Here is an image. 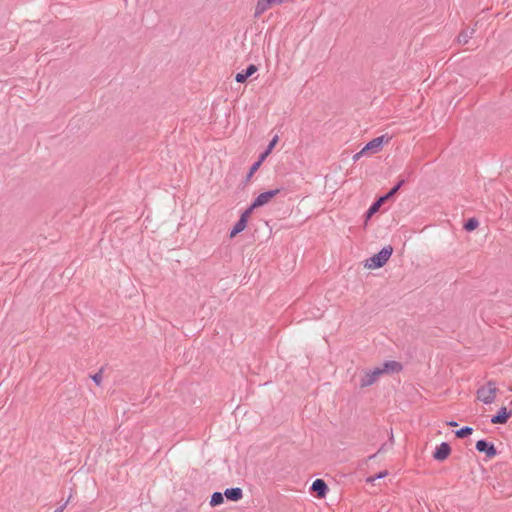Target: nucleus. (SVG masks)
I'll return each mask as SVG.
<instances>
[{
  "instance_id": "12",
  "label": "nucleus",
  "mask_w": 512,
  "mask_h": 512,
  "mask_svg": "<svg viewBox=\"0 0 512 512\" xmlns=\"http://www.w3.org/2000/svg\"><path fill=\"white\" fill-rule=\"evenodd\" d=\"M224 495L228 500L237 502L242 499L243 491L238 487L228 488L225 490Z\"/></svg>"
},
{
  "instance_id": "27",
  "label": "nucleus",
  "mask_w": 512,
  "mask_h": 512,
  "mask_svg": "<svg viewBox=\"0 0 512 512\" xmlns=\"http://www.w3.org/2000/svg\"><path fill=\"white\" fill-rule=\"evenodd\" d=\"M364 154H365V153H361V151H360V152H358V153H356V154L354 155V160H358V159H359L362 155H364Z\"/></svg>"
},
{
  "instance_id": "11",
  "label": "nucleus",
  "mask_w": 512,
  "mask_h": 512,
  "mask_svg": "<svg viewBox=\"0 0 512 512\" xmlns=\"http://www.w3.org/2000/svg\"><path fill=\"white\" fill-rule=\"evenodd\" d=\"M257 71V66L250 64L245 70L238 72L235 76V80L239 83H244L250 76Z\"/></svg>"
},
{
  "instance_id": "28",
  "label": "nucleus",
  "mask_w": 512,
  "mask_h": 512,
  "mask_svg": "<svg viewBox=\"0 0 512 512\" xmlns=\"http://www.w3.org/2000/svg\"><path fill=\"white\" fill-rule=\"evenodd\" d=\"M448 425L454 427V426H457L458 424L454 421H451L448 423Z\"/></svg>"
},
{
  "instance_id": "15",
  "label": "nucleus",
  "mask_w": 512,
  "mask_h": 512,
  "mask_svg": "<svg viewBox=\"0 0 512 512\" xmlns=\"http://www.w3.org/2000/svg\"><path fill=\"white\" fill-rule=\"evenodd\" d=\"M474 30H462L461 33L458 35L457 40L460 44H467L469 39L472 37Z\"/></svg>"
},
{
  "instance_id": "24",
  "label": "nucleus",
  "mask_w": 512,
  "mask_h": 512,
  "mask_svg": "<svg viewBox=\"0 0 512 512\" xmlns=\"http://www.w3.org/2000/svg\"><path fill=\"white\" fill-rule=\"evenodd\" d=\"M277 142H278V136L276 135V136H274V137H273V139L270 141V143L268 144V146H267L266 150H267L268 152H270V153H271V151L273 150V148L275 147V145L277 144Z\"/></svg>"
},
{
  "instance_id": "16",
  "label": "nucleus",
  "mask_w": 512,
  "mask_h": 512,
  "mask_svg": "<svg viewBox=\"0 0 512 512\" xmlns=\"http://www.w3.org/2000/svg\"><path fill=\"white\" fill-rule=\"evenodd\" d=\"M224 501L223 494L221 492H214L211 496L210 505L212 507L221 505Z\"/></svg>"
},
{
  "instance_id": "20",
  "label": "nucleus",
  "mask_w": 512,
  "mask_h": 512,
  "mask_svg": "<svg viewBox=\"0 0 512 512\" xmlns=\"http://www.w3.org/2000/svg\"><path fill=\"white\" fill-rule=\"evenodd\" d=\"M257 209V207H254V204L252 203L240 216V218H244V220L247 222L253 211Z\"/></svg>"
},
{
  "instance_id": "14",
  "label": "nucleus",
  "mask_w": 512,
  "mask_h": 512,
  "mask_svg": "<svg viewBox=\"0 0 512 512\" xmlns=\"http://www.w3.org/2000/svg\"><path fill=\"white\" fill-rule=\"evenodd\" d=\"M247 226V222L244 218H239V220L234 225L233 229L230 232V237H235L238 233L242 232Z\"/></svg>"
},
{
  "instance_id": "19",
  "label": "nucleus",
  "mask_w": 512,
  "mask_h": 512,
  "mask_svg": "<svg viewBox=\"0 0 512 512\" xmlns=\"http://www.w3.org/2000/svg\"><path fill=\"white\" fill-rule=\"evenodd\" d=\"M257 209V207H254V204L252 203L240 216V218H244V220L247 222L253 211Z\"/></svg>"
},
{
  "instance_id": "17",
  "label": "nucleus",
  "mask_w": 512,
  "mask_h": 512,
  "mask_svg": "<svg viewBox=\"0 0 512 512\" xmlns=\"http://www.w3.org/2000/svg\"><path fill=\"white\" fill-rule=\"evenodd\" d=\"M479 226V221L476 218H469L465 224L464 229L468 232L475 230Z\"/></svg>"
},
{
  "instance_id": "23",
  "label": "nucleus",
  "mask_w": 512,
  "mask_h": 512,
  "mask_svg": "<svg viewBox=\"0 0 512 512\" xmlns=\"http://www.w3.org/2000/svg\"><path fill=\"white\" fill-rule=\"evenodd\" d=\"M387 474H388V472H387L386 470H385V471H381L380 473L376 474L375 476L369 477V478L367 479V481H369V482H373V481H375L376 479L384 478Z\"/></svg>"
},
{
  "instance_id": "9",
  "label": "nucleus",
  "mask_w": 512,
  "mask_h": 512,
  "mask_svg": "<svg viewBox=\"0 0 512 512\" xmlns=\"http://www.w3.org/2000/svg\"><path fill=\"white\" fill-rule=\"evenodd\" d=\"M311 492L314 493L318 498H323L327 494L328 486L323 479H316L310 488Z\"/></svg>"
},
{
  "instance_id": "22",
  "label": "nucleus",
  "mask_w": 512,
  "mask_h": 512,
  "mask_svg": "<svg viewBox=\"0 0 512 512\" xmlns=\"http://www.w3.org/2000/svg\"><path fill=\"white\" fill-rule=\"evenodd\" d=\"M260 167V162H255L252 164V166L250 167L249 169V172L247 174V181L252 177V175L259 169Z\"/></svg>"
},
{
  "instance_id": "2",
  "label": "nucleus",
  "mask_w": 512,
  "mask_h": 512,
  "mask_svg": "<svg viewBox=\"0 0 512 512\" xmlns=\"http://www.w3.org/2000/svg\"><path fill=\"white\" fill-rule=\"evenodd\" d=\"M393 253L392 246L383 247L377 254L371 256L365 261V267L368 269H377L383 267Z\"/></svg>"
},
{
  "instance_id": "13",
  "label": "nucleus",
  "mask_w": 512,
  "mask_h": 512,
  "mask_svg": "<svg viewBox=\"0 0 512 512\" xmlns=\"http://www.w3.org/2000/svg\"><path fill=\"white\" fill-rule=\"evenodd\" d=\"M272 5H274L271 0H258L257 5L255 7L254 17H260L265 11H267Z\"/></svg>"
},
{
  "instance_id": "6",
  "label": "nucleus",
  "mask_w": 512,
  "mask_h": 512,
  "mask_svg": "<svg viewBox=\"0 0 512 512\" xmlns=\"http://www.w3.org/2000/svg\"><path fill=\"white\" fill-rule=\"evenodd\" d=\"M476 450L481 453H485L486 457L491 459L497 455V450L493 443L488 442L485 439L478 440L475 446Z\"/></svg>"
},
{
  "instance_id": "7",
  "label": "nucleus",
  "mask_w": 512,
  "mask_h": 512,
  "mask_svg": "<svg viewBox=\"0 0 512 512\" xmlns=\"http://www.w3.org/2000/svg\"><path fill=\"white\" fill-rule=\"evenodd\" d=\"M280 191V189H274L259 194L252 202L254 204V207L259 208L266 205L272 198L277 196L280 193Z\"/></svg>"
},
{
  "instance_id": "8",
  "label": "nucleus",
  "mask_w": 512,
  "mask_h": 512,
  "mask_svg": "<svg viewBox=\"0 0 512 512\" xmlns=\"http://www.w3.org/2000/svg\"><path fill=\"white\" fill-rule=\"evenodd\" d=\"M451 454V447L449 443L442 442L440 445H438L433 452V458L437 461H444L446 460L449 455Z\"/></svg>"
},
{
  "instance_id": "10",
  "label": "nucleus",
  "mask_w": 512,
  "mask_h": 512,
  "mask_svg": "<svg viewBox=\"0 0 512 512\" xmlns=\"http://www.w3.org/2000/svg\"><path fill=\"white\" fill-rule=\"evenodd\" d=\"M512 415V411H508L506 407L500 408L497 414L493 415L491 418V422L493 424H504L508 421L510 416Z\"/></svg>"
},
{
  "instance_id": "5",
  "label": "nucleus",
  "mask_w": 512,
  "mask_h": 512,
  "mask_svg": "<svg viewBox=\"0 0 512 512\" xmlns=\"http://www.w3.org/2000/svg\"><path fill=\"white\" fill-rule=\"evenodd\" d=\"M388 141L389 138H386L385 135L376 137L366 144V146L361 150V153H377L381 150L382 145Z\"/></svg>"
},
{
  "instance_id": "3",
  "label": "nucleus",
  "mask_w": 512,
  "mask_h": 512,
  "mask_svg": "<svg viewBox=\"0 0 512 512\" xmlns=\"http://www.w3.org/2000/svg\"><path fill=\"white\" fill-rule=\"evenodd\" d=\"M405 182H406L405 179H400L397 182V184L394 187H392L385 195L380 196L374 203H372V205L366 211V218L369 219L370 217H372V215H374L376 212H378L380 207L385 202H387L390 198H392L399 191V189L405 184Z\"/></svg>"
},
{
  "instance_id": "1",
  "label": "nucleus",
  "mask_w": 512,
  "mask_h": 512,
  "mask_svg": "<svg viewBox=\"0 0 512 512\" xmlns=\"http://www.w3.org/2000/svg\"><path fill=\"white\" fill-rule=\"evenodd\" d=\"M402 369L399 362L386 361L381 367H376L373 370L365 372L360 381V387H368L373 385L380 376L389 372H398Z\"/></svg>"
},
{
  "instance_id": "21",
  "label": "nucleus",
  "mask_w": 512,
  "mask_h": 512,
  "mask_svg": "<svg viewBox=\"0 0 512 512\" xmlns=\"http://www.w3.org/2000/svg\"><path fill=\"white\" fill-rule=\"evenodd\" d=\"M102 372H103V369L101 368L97 373H95L94 375L91 376L94 383L98 386H100L102 383Z\"/></svg>"
},
{
  "instance_id": "26",
  "label": "nucleus",
  "mask_w": 512,
  "mask_h": 512,
  "mask_svg": "<svg viewBox=\"0 0 512 512\" xmlns=\"http://www.w3.org/2000/svg\"><path fill=\"white\" fill-rule=\"evenodd\" d=\"M70 498H71V496H69L68 500L64 504H62L60 507L55 509L54 512H63L65 507L67 506L68 502L70 501Z\"/></svg>"
},
{
  "instance_id": "4",
  "label": "nucleus",
  "mask_w": 512,
  "mask_h": 512,
  "mask_svg": "<svg viewBox=\"0 0 512 512\" xmlns=\"http://www.w3.org/2000/svg\"><path fill=\"white\" fill-rule=\"evenodd\" d=\"M498 388L495 381H488L486 385L477 390V398L484 404H491L495 401Z\"/></svg>"
},
{
  "instance_id": "25",
  "label": "nucleus",
  "mask_w": 512,
  "mask_h": 512,
  "mask_svg": "<svg viewBox=\"0 0 512 512\" xmlns=\"http://www.w3.org/2000/svg\"><path fill=\"white\" fill-rule=\"evenodd\" d=\"M270 154L267 150H265L263 153L260 154L259 159L257 162H260V165L262 162L266 159V157Z\"/></svg>"
},
{
  "instance_id": "18",
  "label": "nucleus",
  "mask_w": 512,
  "mask_h": 512,
  "mask_svg": "<svg viewBox=\"0 0 512 512\" xmlns=\"http://www.w3.org/2000/svg\"><path fill=\"white\" fill-rule=\"evenodd\" d=\"M473 432V429L469 426L462 427L461 429L457 430L455 432V435L457 438L463 439L469 435H471Z\"/></svg>"
}]
</instances>
